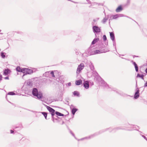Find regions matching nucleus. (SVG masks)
I'll list each match as a JSON object with an SVG mask.
<instances>
[{
	"label": "nucleus",
	"instance_id": "1",
	"mask_svg": "<svg viewBox=\"0 0 147 147\" xmlns=\"http://www.w3.org/2000/svg\"><path fill=\"white\" fill-rule=\"evenodd\" d=\"M32 94L34 96H37L38 98H41L42 97V93L40 92H38L37 89L34 88L32 90Z\"/></svg>",
	"mask_w": 147,
	"mask_h": 147
},
{
	"label": "nucleus",
	"instance_id": "2",
	"mask_svg": "<svg viewBox=\"0 0 147 147\" xmlns=\"http://www.w3.org/2000/svg\"><path fill=\"white\" fill-rule=\"evenodd\" d=\"M22 72L26 74H30L32 73V71L28 68H24Z\"/></svg>",
	"mask_w": 147,
	"mask_h": 147
},
{
	"label": "nucleus",
	"instance_id": "3",
	"mask_svg": "<svg viewBox=\"0 0 147 147\" xmlns=\"http://www.w3.org/2000/svg\"><path fill=\"white\" fill-rule=\"evenodd\" d=\"M84 65L83 63H81L78 67L77 69V72L79 73L80 71L84 68Z\"/></svg>",
	"mask_w": 147,
	"mask_h": 147
},
{
	"label": "nucleus",
	"instance_id": "4",
	"mask_svg": "<svg viewBox=\"0 0 147 147\" xmlns=\"http://www.w3.org/2000/svg\"><path fill=\"white\" fill-rule=\"evenodd\" d=\"M47 108L50 113H51L52 116H53L55 115V110L53 109L48 106H47Z\"/></svg>",
	"mask_w": 147,
	"mask_h": 147
},
{
	"label": "nucleus",
	"instance_id": "5",
	"mask_svg": "<svg viewBox=\"0 0 147 147\" xmlns=\"http://www.w3.org/2000/svg\"><path fill=\"white\" fill-rule=\"evenodd\" d=\"M93 29L96 32H100V29L99 27L95 26L93 27Z\"/></svg>",
	"mask_w": 147,
	"mask_h": 147
},
{
	"label": "nucleus",
	"instance_id": "6",
	"mask_svg": "<svg viewBox=\"0 0 147 147\" xmlns=\"http://www.w3.org/2000/svg\"><path fill=\"white\" fill-rule=\"evenodd\" d=\"M11 72V71L9 69H7L4 70L3 74L5 76L8 75Z\"/></svg>",
	"mask_w": 147,
	"mask_h": 147
},
{
	"label": "nucleus",
	"instance_id": "7",
	"mask_svg": "<svg viewBox=\"0 0 147 147\" xmlns=\"http://www.w3.org/2000/svg\"><path fill=\"white\" fill-rule=\"evenodd\" d=\"M84 87L88 89L89 87V83L88 81H85L84 83Z\"/></svg>",
	"mask_w": 147,
	"mask_h": 147
},
{
	"label": "nucleus",
	"instance_id": "8",
	"mask_svg": "<svg viewBox=\"0 0 147 147\" xmlns=\"http://www.w3.org/2000/svg\"><path fill=\"white\" fill-rule=\"evenodd\" d=\"M123 9V8L121 5H120L116 9V11L117 12H119L121 11Z\"/></svg>",
	"mask_w": 147,
	"mask_h": 147
},
{
	"label": "nucleus",
	"instance_id": "9",
	"mask_svg": "<svg viewBox=\"0 0 147 147\" xmlns=\"http://www.w3.org/2000/svg\"><path fill=\"white\" fill-rule=\"evenodd\" d=\"M82 82L81 80L76 81L75 84L77 85H79L82 84Z\"/></svg>",
	"mask_w": 147,
	"mask_h": 147
},
{
	"label": "nucleus",
	"instance_id": "10",
	"mask_svg": "<svg viewBox=\"0 0 147 147\" xmlns=\"http://www.w3.org/2000/svg\"><path fill=\"white\" fill-rule=\"evenodd\" d=\"M139 90H138L135 94L134 95V98L136 99L139 97Z\"/></svg>",
	"mask_w": 147,
	"mask_h": 147
},
{
	"label": "nucleus",
	"instance_id": "11",
	"mask_svg": "<svg viewBox=\"0 0 147 147\" xmlns=\"http://www.w3.org/2000/svg\"><path fill=\"white\" fill-rule=\"evenodd\" d=\"M110 34L111 39L112 40H114L115 39V36L114 34L112 32H110Z\"/></svg>",
	"mask_w": 147,
	"mask_h": 147
},
{
	"label": "nucleus",
	"instance_id": "12",
	"mask_svg": "<svg viewBox=\"0 0 147 147\" xmlns=\"http://www.w3.org/2000/svg\"><path fill=\"white\" fill-rule=\"evenodd\" d=\"M99 40V38H95V39H94V40H93L92 42V43L93 45L94 44L97 42Z\"/></svg>",
	"mask_w": 147,
	"mask_h": 147
},
{
	"label": "nucleus",
	"instance_id": "13",
	"mask_svg": "<svg viewBox=\"0 0 147 147\" xmlns=\"http://www.w3.org/2000/svg\"><path fill=\"white\" fill-rule=\"evenodd\" d=\"M73 94L74 95V96H79L80 95V94L77 91H74Z\"/></svg>",
	"mask_w": 147,
	"mask_h": 147
},
{
	"label": "nucleus",
	"instance_id": "14",
	"mask_svg": "<svg viewBox=\"0 0 147 147\" xmlns=\"http://www.w3.org/2000/svg\"><path fill=\"white\" fill-rule=\"evenodd\" d=\"M16 70L19 72H22L23 71V69H21L20 67H17L16 68Z\"/></svg>",
	"mask_w": 147,
	"mask_h": 147
},
{
	"label": "nucleus",
	"instance_id": "15",
	"mask_svg": "<svg viewBox=\"0 0 147 147\" xmlns=\"http://www.w3.org/2000/svg\"><path fill=\"white\" fill-rule=\"evenodd\" d=\"M133 63L135 66L136 71L138 72V68L137 66V64L135 62H134Z\"/></svg>",
	"mask_w": 147,
	"mask_h": 147
},
{
	"label": "nucleus",
	"instance_id": "16",
	"mask_svg": "<svg viewBox=\"0 0 147 147\" xmlns=\"http://www.w3.org/2000/svg\"><path fill=\"white\" fill-rule=\"evenodd\" d=\"M77 111V109L76 108H74L72 110V112L73 115H74L75 112Z\"/></svg>",
	"mask_w": 147,
	"mask_h": 147
},
{
	"label": "nucleus",
	"instance_id": "17",
	"mask_svg": "<svg viewBox=\"0 0 147 147\" xmlns=\"http://www.w3.org/2000/svg\"><path fill=\"white\" fill-rule=\"evenodd\" d=\"M55 113L57 115L59 116H64L63 114H62L60 113H59L57 111H56L55 112Z\"/></svg>",
	"mask_w": 147,
	"mask_h": 147
},
{
	"label": "nucleus",
	"instance_id": "18",
	"mask_svg": "<svg viewBox=\"0 0 147 147\" xmlns=\"http://www.w3.org/2000/svg\"><path fill=\"white\" fill-rule=\"evenodd\" d=\"M102 53V52H100V51L99 50H97L94 51V54H99L100 53Z\"/></svg>",
	"mask_w": 147,
	"mask_h": 147
},
{
	"label": "nucleus",
	"instance_id": "19",
	"mask_svg": "<svg viewBox=\"0 0 147 147\" xmlns=\"http://www.w3.org/2000/svg\"><path fill=\"white\" fill-rule=\"evenodd\" d=\"M42 113L43 115L46 119H47V113L45 112H42Z\"/></svg>",
	"mask_w": 147,
	"mask_h": 147
},
{
	"label": "nucleus",
	"instance_id": "20",
	"mask_svg": "<svg viewBox=\"0 0 147 147\" xmlns=\"http://www.w3.org/2000/svg\"><path fill=\"white\" fill-rule=\"evenodd\" d=\"M1 56L3 58H4L5 57V53L3 52L1 53Z\"/></svg>",
	"mask_w": 147,
	"mask_h": 147
},
{
	"label": "nucleus",
	"instance_id": "21",
	"mask_svg": "<svg viewBox=\"0 0 147 147\" xmlns=\"http://www.w3.org/2000/svg\"><path fill=\"white\" fill-rule=\"evenodd\" d=\"M144 76L143 75H140L139 74H138L137 76V77L141 78H142V79L143 78Z\"/></svg>",
	"mask_w": 147,
	"mask_h": 147
},
{
	"label": "nucleus",
	"instance_id": "22",
	"mask_svg": "<svg viewBox=\"0 0 147 147\" xmlns=\"http://www.w3.org/2000/svg\"><path fill=\"white\" fill-rule=\"evenodd\" d=\"M118 17L117 15H113L112 16L113 19H116L118 18Z\"/></svg>",
	"mask_w": 147,
	"mask_h": 147
},
{
	"label": "nucleus",
	"instance_id": "23",
	"mask_svg": "<svg viewBox=\"0 0 147 147\" xmlns=\"http://www.w3.org/2000/svg\"><path fill=\"white\" fill-rule=\"evenodd\" d=\"M8 94L10 95H14L15 94V93L13 92H10L8 93Z\"/></svg>",
	"mask_w": 147,
	"mask_h": 147
},
{
	"label": "nucleus",
	"instance_id": "24",
	"mask_svg": "<svg viewBox=\"0 0 147 147\" xmlns=\"http://www.w3.org/2000/svg\"><path fill=\"white\" fill-rule=\"evenodd\" d=\"M103 38L104 41H105L107 40V38L105 35H103Z\"/></svg>",
	"mask_w": 147,
	"mask_h": 147
},
{
	"label": "nucleus",
	"instance_id": "25",
	"mask_svg": "<svg viewBox=\"0 0 147 147\" xmlns=\"http://www.w3.org/2000/svg\"><path fill=\"white\" fill-rule=\"evenodd\" d=\"M51 74L52 75V76L53 77H55V76L54 75V72L53 71H52L51 72Z\"/></svg>",
	"mask_w": 147,
	"mask_h": 147
},
{
	"label": "nucleus",
	"instance_id": "26",
	"mask_svg": "<svg viewBox=\"0 0 147 147\" xmlns=\"http://www.w3.org/2000/svg\"><path fill=\"white\" fill-rule=\"evenodd\" d=\"M5 79L6 80H8L9 79L8 77H6L5 78Z\"/></svg>",
	"mask_w": 147,
	"mask_h": 147
},
{
	"label": "nucleus",
	"instance_id": "27",
	"mask_svg": "<svg viewBox=\"0 0 147 147\" xmlns=\"http://www.w3.org/2000/svg\"><path fill=\"white\" fill-rule=\"evenodd\" d=\"M2 78V76L0 74V80H1Z\"/></svg>",
	"mask_w": 147,
	"mask_h": 147
},
{
	"label": "nucleus",
	"instance_id": "28",
	"mask_svg": "<svg viewBox=\"0 0 147 147\" xmlns=\"http://www.w3.org/2000/svg\"><path fill=\"white\" fill-rule=\"evenodd\" d=\"M10 132H11V134H12L14 132V131L12 130H11Z\"/></svg>",
	"mask_w": 147,
	"mask_h": 147
},
{
	"label": "nucleus",
	"instance_id": "29",
	"mask_svg": "<svg viewBox=\"0 0 147 147\" xmlns=\"http://www.w3.org/2000/svg\"><path fill=\"white\" fill-rule=\"evenodd\" d=\"M145 86H147V81L146 82V83L145 84Z\"/></svg>",
	"mask_w": 147,
	"mask_h": 147
},
{
	"label": "nucleus",
	"instance_id": "30",
	"mask_svg": "<svg viewBox=\"0 0 147 147\" xmlns=\"http://www.w3.org/2000/svg\"><path fill=\"white\" fill-rule=\"evenodd\" d=\"M146 72L147 73V68L146 69Z\"/></svg>",
	"mask_w": 147,
	"mask_h": 147
},
{
	"label": "nucleus",
	"instance_id": "31",
	"mask_svg": "<svg viewBox=\"0 0 147 147\" xmlns=\"http://www.w3.org/2000/svg\"><path fill=\"white\" fill-rule=\"evenodd\" d=\"M71 85V83H69V85Z\"/></svg>",
	"mask_w": 147,
	"mask_h": 147
},
{
	"label": "nucleus",
	"instance_id": "32",
	"mask_svg": "<svg viewBox=\"0 0 147 147\" xmlns=\"http://www.w3.org/2000/svg\"><path fill=\"white\" fill-rule=\"evenodd\" d=\"M106 52H104L103 53H105Z\"/></svg>",
	"mask_w": 147,
	"mask_h": 147
},
{
	"label": "nucleus",
	"instance_id": "33",
	"mask_svg": "<svg viewBox=\"0 0 147 147\" xmlns=\"http://www.w3.org/2000/svg\"><path fill=\"white\" fill-rule=\"evenodd\" d=\"M1 32V30H0V32Z\"/></svg>",
	"mask_w": 147,
	"mask_h": 147
}]
</instances>
